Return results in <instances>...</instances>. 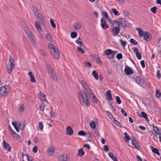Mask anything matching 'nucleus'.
I'll return each instance as SVG.
<instances>
[{
    "instance_id": "1",
    "label": "nucleus",
    "mask_w": 161,
    "mask_h": 161,
    "mask_svg": "<svg viewBox=\"0 0 161 161\" xmlns=\"http://www.w3.org/2000/svg\"><path fill=\"white\" fill-rule=\"evenodd\" d=\"M79 96L80 104L82 106L84 103L87 107L90 106V102L88 96L85 92L80 91L78 93Z\"/></svg>"
},
{
    "instance_id": "2",
    "label": "nucleus",
    "mask_w": 161,
    "mask_h": 161,
    "mask_svg": "<svg viewBox=\"0 0 161 161\" xmlns=\"http://www.w3.org/2000/svg\"><path fill=\"white\" fill-rule=\"evenodd\" d=\"M136 30L138 32L140 37L144 36V39L147 41H150L151 40V36L150 33L147 31L143 32L142 30L140 28H136Z\"/></svg>"
},
{
    "instance_id": "3",
    "label": "nucleus",
    "mask_w": 161,
    "mask_h": 161,
    "mask_svg": "<svg viewBox=\"0 0 161 161\" xmlns=\"http://www.w3.org/2000/svg\"><path fill=\"white\" fill-rule=\"evenodd\" d=\"M33 11L36 16L37 19L43 25H44L45 24V21L42 14L41 13L40 11L36 7L32 6Z\"/></svg>"
},
{
    "instance_id": "4",
    "label": "nucleus",
    "mask_w": 161,
    "mask_h": 161,
    "mask_svg": "<svg viewBox=\"0 0 161 161\" xmlns=\"http://www.w3.org/2000/svg\"><path fill=\"white\" fill-rule=\"evenodd\" d=\"M15 65V61L12 57H10L7 67V72L8 74H10L11 73L12 70L14 67Z\"/></svg>"
},
{
    "instance_id": "5",
    "label": "nucleus",
    "mask_w": 161,
    "mask_h": 161,
    "mask_svg": "<svg viewBox=\"0 0 161 161\" xmlns=\"http://www.w3.org/2000/svg\"><path fill=\"white\" fill-rule=\"evenodd\" d=\"M10 90V86L8 85L2 86L0 88V94L3 97H6Z\"/></svg>"
},
{
    "instance_id": "6",
    "label": "nucleus",
    "mask_w": 161,
    "mask_h": 161,
    "mask_svg": "<svg viewBox=\"0 0 161 161\" xmlns=\"http://www.w3.org/2000/svg\"><path fill=\"white\" fill-rule=\"evenodd\" d=\"M48 47L49 48L53 50V54L54 58L58 59L59 58L60 53L55 46L51 43H49L48 44Z\"/></svg>"
},
{
    "instance_id": "7",
    "label": "nucleus",
    "mask_w": 161,
    "mask_h": 161,
    "mask_svg": "<svg viewBox=\"0 0 161 161\" xmlns=\"http://www.w3.org/2000/svg\"><path fill=\"white\" fill-rule=\"evenodd\" d=\"M136 81L138 84L143 87L145 86L146 85L145 81L141 76H137Z\"/></svg>"
},
{
    "instance_id": "8",
    "label": "nucleus",
    "mask_w": 161,
    "mask_h": 161,
    "mask_svg": "<svg viewBox=\"0 0 161 161\" xmlns=\"http://www.w3.org/2000/svg\"><path fill=\"white\" fill-rule=\"evenodd\" d=\"M80 83L82 85V86L86 91L88 94L92 91L89 88L87 84L83 80H81L80 81Z\"/></svg>"
},
{
    "instance_id": "9",
    "label": "nucleus",
    "mask_w": 161,
    "mask_h": 161,
    "mask_svg": "<svg viewBox=\"0 0 161 161\" xmlns=\"http://www.w3.org/2000/svg\"><path fill=\"white\" fill-rule=\"evenodd\" d=\"M120 28V27H114L112 30L113 35L114 36H117L119 33Z\"/></svg>"
},
{
    "instance_id": "10",
    "label": "nucleus",
    "mask_w": 161,
    "mask_h": 161,
    "mask_svg": "<svg viewBox=\"0 0 161 161\" xmlns=\"http://www.w3.org/2000/svg\"><path fill=\"white\" fill-rule=\"evenodd\" d=\"M101 26L103 29L105 30L108 28L109 25L106 24V20L104 18H101Z\"/></svg>"
},
{
    "instance_id": "11",
    "label": "nucleus",
    "mask_w": 161,
    "mask_h": 161,
    "mask_svg": "<svg viewBox=\"0 0 161 161\" xmlns=\"http://www.w3.org/2000/svg\"><path fill=\"white\" fill-rule=\"evenodd\" d=\"M125 74L127 75H130L133 74L132 69L129 67L127 66L124 70Z\"/></svg>"
},
{
    "instance_id": "12",
    "label": "nucleus",
    "mask_w": 161,
    "mask_h": 161,
    "mask_svg": "<svg viewBox=\"0 0 161 161\" xmlns=\"http://www.w3.org/2000/svg\"><path fill=\"white\" fill-rule=\"evenodd\" d=\"M38 97L39 98L40 100L42 101V102L43 101L46 102L47 103H48V102L46 100V95L44 93H42L41 92H40L39 95L38 96Z\"/></svg>"
},
{
    "instance_id": "13",
    "label": "nucleus",
    "mask_w": 161,
    "mask_h": 161,
    "mask_svg": "<svg viewBox=\"0 0 161 161\" xmlns=\"http://www.w3.org/2000/svg\"><path fill=\"white\" fill-rule=\"evenodd\" d=\"M9 144L5 140L3 141V147L4 149H6L8 151H11V147L9 146Z\"/></svg>"
},
{
    "instance_id": "14",
    "label": "nucleus",
    "mask_w": 161,
    "mask_h": 161,
    "mask_svg": "<svg viewBox=\"0 0 161 161\" xmlns=\"http://www.w3.org/2000/svg\"><path fill=\"white\" fill-rule=\"evenodd\" d=\"M59 159L61 161H67L69 160V158L67 155L63 154L60 156Z\"/></svg>"
},
{
    "instance_id": "15",
    "label": "nucleus",
    "mask_w": 161,
    "mask_h": 161,
    "mask_svg": "<svg viewBox=\"0 0 161 161\" xmlns=\"http://www.w3.org/2000/svg\"><path fill=\"white\" fill-rule=\"evenodd\" d=\"M90 97L92 98V101L94 103H97V100L96 97L94 94L91 91L90 92L88 93Z\"/></svg>"
},
{
    "instance_id": "16",
    "label": "nucleus",
    "mask_w": 161,
    "mask_h": 161,
    "mask_svg": "<svg viewBox=\"0 0 161 161\" xmlns=\"http://www.w3.org/2000/svg\"><path fill=\"white\" fill-rule=\"evenodd\" d=\"M73 130L70 126H68L66 128V133L68 135H72L73 134Z\"/></svg>"
},
{
    "instance_id": "17",
    "label": "nucleus",
    "mask_w": 161,
    "mask_h": 161,
    "mask_svg": "<svg viewBox=\"0 0 161 161\" xmlns=\"http://www.w3.org/2000/svg\"><path fill=\"white\" fill-rule=\"evenodd\" d=\"M106 99L108 101L113 100V99L112 97V95L111 94V92L110 90H108L106 93Z\"/></svg>"
},
{
    "instance_id": "18",
    "label": "nucleus",
    "mask_w": 161,
    "mask_h": 161,
    "mask_svg": "<svg viewBox=\"0 0 161 161\" xmlns=\"http://www.w3.org/2000/svg\"><path fill=\"white\" fill-rule=\"evenodd\" d=\"M28 75L30 78L31 81L33 83L35 82L36 80L32 73L31 72H29Z\"/></svg>"
},
{
    "instance_id": "19",
    "label": "nucleus",
    "mask_w": 161,
    "mask_h": 161,
    "mask_svg": "<svg viewBox=\"0 0 161 161\" xmlns=\"http://www.w3.org/2000/svg\"><path fill=\"white\" fill-rule=\"evenodd\" d=\"M121 25L122 27L124 28L129 27L130 25V23L126 20H125L123 22L121 23Z\"/></svg>"
},
{
    "instance_id": "20",
    "label": "nucleus",
    "mask_w": 161,
    "mask_h": 161,
    "mask_svg": "<svg viewBox=\"0 0 161 161\" xmlns=\"http://www.w3.org/2000/svg\"><path fill=\"white\" fill-rule=\"evenodd\" d=\"M94 60L98 64L100 65L102 64L101 58L97 55H96L93 57Z\"/></svg>"
},
{
    "instance_id": "21",
    "label": "nucleus",
    "mask_w": 161,
    "mask_h": 161,
    "mask_svg": "<svg viewBox=\"0 0 161 161\" xmlns=\"http://www.w3.org/2000/svg\"><path fill=\"white\" fill-rule=\"evenodd\" d=\"M150 148L151 149L153 153L157 154L158 156H160V153L158 149L153 147L152 146H150Z\"/></svg>"
},
{
    "instance_id": "22",
    "label": "nucleus",
    "mask_w": 161,
    "mask_h": 161,
    "mask_svg": "<svg viewBox=\"0 0 161 161\" xmlns=\"http://www.w3.org/2000/svg\"><path fill=\"white\" fill-rule=\"evenodd\" d=\"M153 127L156 133L159 136L161 135V130L158 129V128L156 126H153Z\"/></svg>"
},
{
    "instance_id": "23",
    "label": "nucleus",
    "mask_w": 161,
    "mask_h": 161,
    "mask_svg": "<svg viewBox=\"0 0 161 161\" xmlns=\"http://www.w3.org/2000/svg\"><path fill=\"white\" fill-rule=\"evenodd\" d=\"M85 153V152L83 150V149L81 148L78 150V153L77 156H78L81 157L83 156Z\"/></svg>"
},
{
    "instance_id": "24",
    "label": "nucleus",
    "mask_w": 161,
    "mask_h": 161,
    "mask_svg": "<svg viewBox=\"0 0 161 161\" xmlns=\"http://www.w3.org/2000/svg\"><path fill=\"white\" fill-rule=\"evenodd\" d=\"M45 38L49 42L53 41V38L51 35L48 33L46 35Z\"/></svg>"
},
{
    "instance_id": "25",
    "label": "nucleus",
    "mask_w": 161,
    "mask_h": 161,
    "mask_svg": "<svg viewBox=\"0 0 161 161\" xmlns=\"http://www.w3.org/2000/svg\"><path fill=\"white\" fill-rule=\"evenodd\" d=\"M35 27L37 30L40 31H41V28L39 23L37 21L35 22Z\"/></svg>"
},
{
    "instance_id": "26",
    "label": "nucleus",
    "mask_w": 161,
    "mask_h": 161,
    "mask_svg": "<svg viewBox=\"0 0 161 161\" xmlns=\"http://www.w3.org/2000/svg\"><path fill=\"white\" fill-rule=\"evenodd\" d=\"M141 114L142 116H140V117L142 118H144L147 121H149V120L148 119L147 116V114L146 113H144L143 112H141Z\"/></svg>"
},
{
    "instance_id": "27",
    "label": "nucleus",
    "mask_w": 161,
    "mask_h": 161,
    "mask_svg": "<svg viewBox=\"0 0 161 161\" xmlns=\"http://www.w3.org/2000/svg\"><path fill=\"white\" fill-rule=\"evenodd\" d=\"M55 150V148L53 147L52 146L50 147L47 150V153H51L52 154H53Z\"/></svg>"
},
{
    "instance_id": "28",
    "label": "nucleus",
    "mask_w": 161,
    "mask_h": 161,
    "mask_svg": "<svg viewBox=\"0 0 161 161\" xmlns=\"http://www.w3.org/2000/svg\"><path fill=\"white\" fill-rule=\"evenodd\" d=\"M49 75L55 81H58L57 77L56 76V74L55 73L54 71L52 73H50L49 74Z\"/></svg>"
},
{
    "instance_id": "29",
    "label": "nucleus",
    "mask_w": 161,
    "mask_h": 161,
    "mask_svg": "<svg viewBox=\"0 0 161 161\" xmlns=\"http://www.w3.org/2000/svg\"><path fill=\"white\" fill-rule=\"evenodd\" d=\"M108 155L109 157L114 161H117V160L116 157L114 156L113 153L110 152L108 153Z\"/></svg>"
},
{
    "instance_id": "30",
    "label": "nucleus",
    "mask_w": 161,
    "mask_h": 161,
    "mask_svg": "<svg viewBox=\"0 0 161 161\" xmlns=\"http://www.w3.org/2000/svg\"><path fill=\"white\" fill-rule=\"evenodd\" d=\"M74 26L76 30H79L81 27V25L79 23H76L74 25Z\"/></svg>"
},
{
    "instance_id": "31",
    "label": "nucleus",
    "mask_w": 161,
    "mask_h": 161,
    "mask_svg": "<svg viewBox=\"0 0 161 161\" xmlns=\"http://www.w3.org/2000/svg\"><path fill=\"white\" fill-rule=\"evenodd\" d=\"M92 74L96 80H98V75L96 71L93 70L92 72Z\"/></svg>"
},
{
    "instance_id": "32",
    "label": "nucleus",
    "mask_w": 161,
    "mask_h": 161,
    "mask_svg": "<svg viewBox=\"0 0 161 161\" xmlns=\"http://www.w3.org/2000/svg\"><path fill=\"white\" fill-rule=\"evenodd\" d=\"M89 125L90 127L92 128L93 129H95L96 125L95 122H94V121H91L89 123Z\"/></svg>"
},
{
    "instance_id": "33",
    "label": "nucleus",
    "mask_w": 161,
    "mask_h": 161,
    "mask_svg": "<svg viewBox=\"0 0 161 161\" xmlns=\"http://www.w3.org/2000/svg\"><path fill=\"white\" fill-rule=\"evenodd\" d=\"M124 135L125 136V138L126 139L125 140V141L126 142H127L129 140H131V138L130 137L126 132H125L124 133Z\"/></svg>"
},
{
    "instance_id": "34",
    "label": "nucleus",
    "mask_w": 161,
    "mask_h": 161,
    "mask_svg": "<svg viewBox=\"0 0 161 161\" xmlns=\"http://www.w3.org/2000/svg\"><path fill=\"white\" fill-rule=\"evenodd\" d=\"M161 96V93L160 91L157 90L155 92V96L157 98H159Z\"/></svg>"
},
{
    "instance_id": "35",
    "label": "nucleus",
    "mask_w": 161,
    "mask_h": 161,
    "mask_svg": "<svg viewBox=\"0 0 161 161\" xmlns=\"http://www.w3.org/2000/svg\"><path fill=\"white\" fill-rule=\"evenodd\" d=\"M112 50L110 49H108L105 50L104 53L106 55H109L112 54Z\"/></svg>"
},
{
    "instance_id": "36",
    "label": "nucleus",
    "mask_w": 161,
    "mask_h": 161,
    "mask_svg": "<svg viewBox=\"0 0 161 161\" xmlns=\"http://www.w3.org/2000/svg\"><path fill=\"white\" fill-rule=\"evenodd\" d=\"M47 71L49 74L50 73H52L54 71L53 69L49 65H47Z\"/></svg>"
},
{
    "instance_id": "37",
    "label": "nucleus",
    "mask_w": 161,
    "mask_h": 161,
    "mask_svg": "<svg viewBox=\"0 0 161 161\" xmlns=\"http://www.w3.org/2000/svg\"><path fill=\"white\" fill-rule=\"evenodd\" d=\"M47 71L49 74L50 73H52L54 71L53 69L49 65H47Z\"/></svg>"
},
{
    "instance_id": "38",
    "label": "nucleus",
    "mask_w": 161,
    "mask_h": 161,
    "mask_svg": "<svg viewBox=\"0 0 161 161\" xmlns=\"http://www.w3.org/2000/svg\"><path fill=\"white\" fill-rule=\"evenodd\" d=\"M28 36L30 39H33L34 38L33 35L32 34L31 32L30 31L26 34Z\"/></svg>"
},
{
    "instance_id": "39",
    "label": "nucleus",
    "mask_w": 161,
    "mask_h": 161,
    "mask_svg": "<svg viewBox=\"0 0 161 161\" xmlns=\"http://www.w3.org/2000/svg\"><path fill=\"white\" fill-rule=\"evenodd\" d=\"M115 23H116L117 25H118V27H120V26L121 25V23H120L117 20H114L113 21V23H112V26H113L114 24Z\"/></svg>"
},
{
    "instance_id": "40",
    "label": "nucleus",
    "mask_w": 161,
    "mask_h": 161,
    "mask_svg": "<svg viewBox=\"0 0 161 161\" xmlns=\"http://www.w3.org/2000/svg\"><path fill=\"white\" fill-rule=\"evenodd\" d=\"M77 51L78 52L81 53L82 54H83L84 53L85 51L82 48H81L79 46L77 47Z\"/></svg>"
},
{
    "instance_id": "41",
    "label": "nucleus",
    "mask_w": 161,
    "mask_h": 161,
    "mask_svg": "<svg viewBox=\"0 0 161 161\" xmlns=\"http://www.w3.org/2000/svg\"><path fill=\"white\" fill-rule=\"evenodd\" d=\"M111 11L115 15H119V13L118 11H117L115 8H112Z\"/></svg>"
},
{
    "instance_id": "42",
    "label": "nucleus",
    "mask_w": 161,
    "mask_h": 161,
    "mask_svg": "<svg viewBox=\"0 0 161 161\" xmlns=\"http://www.w3.org/2000/svg\"><path fill=\"white\" fill-rule=\"evenodd\" d=\"M113 121H114V123L118 126L120 127H122V125L120 123L118 122L117 120L116 119L114 118H113Z\"/></svg>"
},
{
    "instance_id": "43",
    "label": "nucleus",
    "mask_w": 161,
    "mask_h": 161,
    "mask_svg": "<svg viewBox=\"0 0 161 161\" xmlns=\"http://www.w3.org/2000/svg\"><path fill=\"white\" fill-rule=\"evenodd\" d=\"M119 42L121 43V44L123 47H125L126 45V42L125 41H123L122 39H120L119 40Z\"/></svg>"
},
{
    "instance_id": "44",
    "label": "nucleus",
    "mask_w": 161,
    "mask_h": 161,
    "mask_svg": "<svg viewBox=\"0 0 161 161\" xmlns=\"http://www.w3.org/2000/svg\"><path fill=\"white\" fill-rule=\"evenodd\" d=\"M78 135L80 136H85L86 135V133L83 130L80 131L78 132Z\"/></svg>"
},
{
    "instance_id": "45",
    "label": "nucleus",
    "mask_w": 161,
    "mask_h": 161,
    "mask_svg": "<svg viewBox=\"0 0 161 161\" xmlns=\"http://www.w3.org/2000/svg\"><path fill=\"white\" fill-rule=\"evenodd\" d=\"M130 42L131 43L134 45H136L138 44V42L133 39H131L130 40Z\"/></svg>"
},
{
    "instance_id": "46",
    "label": "nucleus",
    "mask_w": 161,
    "mask_h": 161,
    "mask_svg": "<svg viewBox=\"0 0 161 161\" xmlns=\"http://www.w3.org/2000/svg\"><path fill=\"white\" fill-rule=\"evenodd\" d=\"M77 35V33L75 32H73L71 33V37L73 38L76 37Z\"/></svg>"
},
{
    "instance_id": "47",
    "label": "nucleus",
    "mask_w": 161,
    "mask_h": 161,
    "mask_svg": "<svg viewBox=\"0 0 161 161\" xmlns=\"http://www.w3.org/2000/svg\"><path fill=\"white\" fill-rule=\"evenodd\" d=\"M107 115L109 116V118L111 119V120L113 121V118H114L113 117V115L111 114V113L109 111H107Z\"/></svg>"
},
{
    "instance_id": "48",
    "label": "nucleus",
    "mask_w": 161,
    "mask_h": 161,
    "mask_svg": "<svg viewBox=\"0 0 161 161\" xmlns=\"http://www.w3.org/2000/svg\"><path fill=\"white\" fill-rule=\"evenodd\" d=\"M25 108V106L24 104L21 105L20 107L19 108V111L20 113L23 112L24 111Z\"/></svg>"
},
{
    "instance_id": "49",
    "label": "nucleus",
    "mask_w": 161,
    "mask_h": 161,
    "mask_svg": "<svg viewBox=\"0 0 161 161\" xmlns=\"http://www.w3.org/2000/svg\"><path fill=\"white\" fill-rule=\"evenodd\" d=\"M50 23H51V26L53 28H56L55 24L54 23L53 19H51L50 20Z\"/></svg>"
},
{
    "instance_id": "50",
    "label": "nucleus",
    "mask_w": 161,
    "mask_h": 161,
    "mask_svg": "<svg viewBox=\"0 0 161 161\" xmlns=\"http://www.w3.org/2000/svg\"><path fill=\"white\" fill-rule=\"evenodd\" d=\"M157 10V8L156 7H153L150 9L151 11L154 14H155L156 13Z\"/></svg>"
},
{
    "instance_id": "51",
    "label": "nucleus",
    "mask_w": 161,
    "mask_h": 161,
    "mask_svg": "<svg viewBox=\"0 0 161 161\" xmlns=\"http://www.w3.org/2000/svg\"><path fill=\"white\" fill-rule=\"evenodd\" d=\"M94 133L95 135L96 136H97V138H98L99 136V133L98 129H95V130L94 131Z\"/></svg>"
},
{
    "instance_id": "52",
    "label": "nucleus",
    "mask_w": 161,
    "mask_h": 161,
    "mask_svg": "<svg viewBox=\"0 0 161 161\" xmlns=\"http://www.w3.org/2000/svg\"><path fill=\"white\" fill-rule=\"evenodd\" d=\"M45 105L44 103V102H42V105L40 107V109L42 111L44 110L45 108Z\"/></svg>"
},
{
    "instance_id": "53",
    "label": "nucleus",
    "mask_w": 161,
    "mask_h": 161,
    "mask_svg": "<svg viewBox=\"0 0 161 161\" xmlns=\"http://www.w3.org/2000/svg\"><path fill=\"white\" fill-rule=\"evenodd\" d=\"M116 102L118 104H120L121 103V100L120 99V97L119 96H116Z\"/></svg>"
},
{
    "instance_id": "54",
    "label": "nucleus",
    "mask_w": 161,
    "mask_h": 161,
    "mask_svg": "<svg viewBox=\"0 0 161 161\" xmlns=\"http://www.w3.org/2000/svg\"><path fill=\"white\" fill-rule=\"evenodd\" d=\"M117 53V51H113L112 50V54L113 55V56L112 57H107V58L109 59H112L114 58V55Z\"/></svg>"
},
{
    "instance_id": "55",
    "label": "nucleus",
    "mask_w": 161,
    "mask_h": 161,
    "mask_svg": "<svg viewBox=\"0 0 161 161\" xmlns=\"http://www.w3.org/2000/svg\"><path fill=\"white\" fill-rule=\"evenodd\" d=\"M38 127L42 131L43 125V123L42 122H40L39 123Z\"/></svg>"
},
{
    "instance_id": "56",
    "label": "nucleus",
    "mask_w": 161,
    "mask_h": 161,
    "mask_svg": "<svg viewBox=\"0 0 161 161\" xmlns=\"http://www.w3.org/2000/svg\"><path fill=\"white\" fill-rule=\"evenodd\" d=\"M84 64L87 67H92V64L89 62L86 61L84 62Z\"/></svg>"
},
{
    "instance_id": "57",
    "label": "nucleus",
    "mask_w": 161,
    "mask_h": 161,
    "mask_svg": "<svg viewBox=\"0 0 161 161\" xmlns=\"http://www.w3.org/2000/svg\"><path fill=\"white\" fill-rule=\"evenodd\" d=\"M75 42L79 45V47H80L83 46V43L81 42V41H79L78 40H76Z\"/></svg>"
},
{
    "instance_id": "58",
    "label": "nucleus",
    "mask_w": 161,
    "mask_h": 161,
    "mask_svg": "<svg viewBox=\"0 0 161 161\" xmlns=\"http://www.w3.org/2000/svg\"><path fill=\"white\" fill-rule=\"evenodd\" d=\"M39 52L42 53L44 56H46L47 55L45 51L42 49H40L39 50Z\"/></svg>"
},
{
    "instance_id": "59",
    "label": "nucleus",
    "mask_w": 161,
    "mask_h": 161,
    "mask_svg": "<svg viewBox=\"0 0 161 161\" xmlns=\"http://www.w3.org/2000/svg\"><path fill=\"white\" fill-rule=\"evenodd\" d=\"M136 56L137 57V58L138 59H139V60H140L141 59L142 55H141V53H139V52L136 53Z\"/></svg>"
},
{
    "instance_id": "60",
    "label": "nucleus",
    "mask_w": 161,
    "mask_h": 161,
    "mask_svg": "<svg viewBox=\"0 0 161 161\" xmlns=\"http://www.w3.org/2000/svg\"><path fill=\"white\" fill-rule=\"evenodd\" d=\"M11 134L14 136L15 135V136H17L18 137H20L19 136L18 134H16L12 129H11Z\"/></svg>"
},
{
    "instance_id": "61",
    "label": "nucleus",
    "mask_w": 161,
    "mask_h": 161,
    "mask_svg": "<svg viewBox=\"0 0 161 161\" xmlns=\"http://www.w3.org/2000/svg\"><path fill=\"white\" fill-rule=\"evenodd\" d=\"M116 58L117 59L119 60L122 58V55L121 53H119L117 55Z\"/></svg>"
},
{
    "instance_id": "62",
    "label": "nucleus",
    "mask_w": 161,
    "mask_h": 161,
    "mask_svg": "<svg viewBox=\"0 0 161 161\" xmlns=\"http://www.w3.org/2000/svg\"><path fill=\"white\" fill-rule=\"evenodd\" d=\"M121 112L122 114L123 115L125 116H127V114L126 111L123 109H121Z\"/></svg>"
},
{
    "instance_id": "63",
    "label": "nucleus",
    "mask_w": 161,
    "mask_h": 161,
    "mask_svg": "<svg viewBox=\"0 0 161 161\" xmlns=\"http://www.w3.org/2000/svg\"><path fill=\"white\" fill-rule=\"evenodd\" d=\"M33 151L35 153H36L38 150V147L37 146H34L33 148Z\"/></svg>"
},
{
    "instance_id": "64",
    "label": "nucleus",
    "mask_w": 161,
    "mask_h": 161,
    "mask_svg": "<svg viewBox=\"0 0 161 161\" xmlns=\"http://www.w3.org/2000/svg\"><path fill=\"white\" fill-rule=\"evenodd\" d=\"M133 146H134L136 148L139 149V146L138 144V142H136L135 143H134L133 144H132Z\"/></svg>"
}]
</instances>
